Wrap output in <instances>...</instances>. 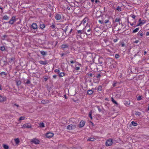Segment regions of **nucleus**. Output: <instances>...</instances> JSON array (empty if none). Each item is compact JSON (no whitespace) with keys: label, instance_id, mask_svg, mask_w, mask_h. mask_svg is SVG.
I'll return each mask as SVG.
<instances>
[{"label":"nucleus","instance_id":"6e6552de","mask_svg":"<svg viewBox=\"0 0 149 149\" xmlns=\"http://www.w3.org/2000/svg\"><path fill=\"white\" fill-rule=\"evenodd\" d=\"M76 127V125H70L67 126V129L69 130H72L75 129Z\"/></svg>","mask_w":149,"mask_h":149},{"label":"nucleus","instance_id":"5fc2aeb1","mask_svg":"<svg viewBox=\"0 0 149 149\" xmlns=\"http://www.w3.org/2000/svg\"><path fill=\"white\" fill-rule=\"evenodd\" d=\"M146 111L147 112H148L149 111V104H148V109L146 110Z\"/></svg>","mask_w":149,"mask_h":149},{"label":"nucleus","instance_id":"052dcab7","mask_svg":"<svg viewBox=\"0 0 149 149\" xmlns=\"http://www.w3.org/2000/svg\"><path fill=\"white\" fill-rule=\"evenodd\" d=\"M146 35L147 36H149V32H147L146 33Z\"/></svg>","mask_w":149,"mask_h":149},{"label":"nucleus","instance_id":"a878e982","mask_svg":"<svg viewBox=\"0 0 149 149\" xmlns=\"http://www.w3.org/2000/svg\"><path fill=\"white\" fill-rule=\"evenodd\" d=\"M139 29V28H136L134 30L132 31V33H135L138 32Z\"/></svg>","mask_w":149,"mask_h":149},{"label":"nucleus","instance_id":"3c124183","mask_svg":"<svg viewBox=\"0 0 149 149\" xmlns=\"http://www.w3.org/2000/svg\"><path fill=\"white\" fill-rule=\"evenodd\" d=\"M98 22H99L101 24H104V22H103V21H102L101 20H99L98 21Z\"/></svg>","mask_w":149,"mask_h":149},{"label":"nucleus","instance_id":"8fccbe9b","mask_svg":"<svg viewBox=\"0 0 149 149\" xmlns=\"http://www.w3.org/2000/svg\"><path fill=\"white\" fill-rule=\"evenodd\" d=\"M87 75L88 77H91L92 76V74L91 73H88Z\"/></svg>","mask_w":149,"mask_h":149},{"label":"nucleus","instance_id":"864d4df0","mask_svg":"<svg viewBox=\"0 0 149 149\" xmlns=\"http://www.w3.org/2000/svg\"><path fill=\"white\" fill-rule=\"evenodd\" d=\"M75 69L76 70H79L80 69V68L78 67H77L75 68Z\"/></svg>","mask_w":149,"mask_h":149},{"label":"nucleus","instance_id":"774afa93","mask_svg":"<svg viewBox=\"0 0 149 149\" xmlns=\"http://www.w3.org/2000/svg\"><path fill=\"white\" fill-rule=\"evenodd\" d=\"M53 78H56V76L55 75H54L53 76Z\"/></svg>","mask_w":149,"mask_h":149},{"label":"nucleus","instance_id":"6e6d98bb","mask_svg":"<svg viewBox=\"0 0 149 149\" xmlns=\"http://www.w3.org/2000/svg\"><path fill=\"white\" fill-rule=\"evenodd\" d=\"M118 41V40H117V39H114V40H113V42H116Z\"/></svg>","mask_w":149,"mask_h":149},{"label":"nucleus","instance_id":"37998d69","mask_svg":"<svg viewBox=\"0 0 149 149\" xmlns=\"http://www.w3.org/2000/svg\"><path fill=\"white\" fill-rule=\"evenodd\" d=\"M117 84V82L115 81H113V87H115L116 86V84Z\"/></svg>","mask_w":149,"mask_h":149},{"label":"nucleus","instance_id":"dca6fc26","mask_svg":"<svg viewBox=\"0 0 149 149\" xmlns=\"http://www.w3.org/2000/svg\"><path fill=\"white\" fill-rule=\"evenodd\" d=\"M31 26L33 29H36L37 28L38 26L36 23H33L31 25Z\"/></svg>","mask_w":149,"mask_h":149},{"label":"nucleus","instance_id":"c9c22d12","mask_svg":"<svg viewBox=\"0 0 149 149\" xmlns=\"http://www.w3.org/2000/svg\"><path fill=\"white\" fill-rule=\"evenodd\" d=\"M40 53L43 55H46V52L43 51H41L40 52Z\"/></svg>","mask_w":149,"mask_h":149},{"label":"nucleus","instance_id":"cd10ccee","mask_svg":"<svg viewBox=\"0 0 149 149\" xmlns=\"http://www.w3.org/2000/svg\"><path fill=\"white\" fill-rule=\"evenodd\" d=\"M3 19L4 20H7L8 19H9V17H8L7 15H4L3 17Z\"/></svg>","mask_w":149,"mask_h":149},{"label":"nucleus","instance_id":"a18cd8bd","mask_svg":"<svg viewBox=\"0 0 149 149\" xmlns=\"http://www.w3.org/2000/svg\"><path fill=\"white\" fill-rule=\"evenodd\" d=\"M54 71L55 72H57L58 73H59L60 72V70L58 69H56Z\"/></svg>","mask_w":149,"mask_h":149},{"label":"nucleus","instance_id":"f3484780","mask_svg":"<svg viewBox=\"0 0 149 149\" xmlns=\"http://www.w3.org/2000/svg\"><path fill=\"white\" fill-rule=\"evenodd\" d=\"M85 122L83 120H81L80 123L79 125L80 127H83L85 125Z\"/></svg>","mask_w":149,"mask_h":149},{"label":"nucleus","instance_id":"09e8293b","mask_svg":"<svg viewBox=\"0 0 149 149\" xmlns=\"http://www.w3.org/2000/svg\"><path fill=\"white\" fill-rule=\"evenodd\" d=\"M97 107L98 109V110L100 112L102 111V109L100 108L99 106H97Z\"/></svg>","mask_w":149,"mask_h":149},{"label":"nucleus","instance_id":"20e7f679","mask_svg":"<svg viewBox=\"0 0 149 149\" xmlns=\"http://www.w3.org/2000/svg\"><path fill=\"white\" fill-rule=\"evenodd\" d=\"M113 143L112 140L111 139L107 140L105 143L106 146H111Z\"/></svg>","mask_w":149,"mask_h":149},{"label":"nucleus","instance_id":"69168bd1","mask_svg":"<svg viewBox=\"0 0 149 149\" xmlns=\"http://www.w3.org/2000/svg\"><path fill=\"white\" fill-rule=\"evenodd\" d=\"M51 26L52 28H54L55 27V26L54 24H53Z\"/></svg>","mask_w":149,"mask_h":149},{"label":"nucleus","instance_id":"423d86ee","mask_svg":"<svg viewBox=\"0 0 149 149\" xmlns=\"http://www.w3.org/2000/svg\"><path fill=\"white\" fill-rule=\"evenodd\" d=\"M16 21V19L15 17H13L8 22V23L10 24H13L14 22Z\"/></svg>","mask_w":149,"mask_h":149},{"label":"nucleus","instance_id":"4468645a","mask_svg":"<svg viewBox=\"0 0 149 149\" xmlns=\"http://www.w3.org/2000/svg\"><path fill=\"white\" fill-rule=\"evenodd\" d=\"M38 62L41 64L42 65H46L48 63V62L47 60H45L44 61H42V60H40L38 61Z\"/></svg>","mask_w":149,"mask_h":149},{"label":"nucleus","instance_id":"4be33fe9","mask_svg":"<svg viewBox=\"0 0 149 149\" xmlns=\"http://www.w3.org/2000/svg\"><path fill=\"white\" fill-rule=\"evenodd\" d=\"M111 101L114 104H116V105H118V103L113 98V97H111Z\"/></svg>","mask_w":149,"mask_h":149},{"label":"nucleus","instance_id":"ddd939ff","mask_svg":"<svg viewBox=\"0 0 149 149\" xmlns=\"http://www.w3.org/2000/svg\"><path fill=\"white\" fill-rule=\"evenodd\" d=\"M14 141L16 146H17L19 145L20 142L19 139L18 138H16L14 139Z\"/></svg>","mask_w":149,"mask_h":149},{"label":"nucleus","instance_id":"de8ad7c7","mask_svg":"<svg viewBox=\"0 0 149 149\" xmlns=\"http://www.w3.org/2000/svg\"><path fill=\"white\" fill-rule=\"evenodd\" d=\"M135 114L136 115L139 116V115H140L141 113H140V112H136L135 113Z\"/></svg>","mask_w":149,"mask_h":149},{"label":"nucleus","instance_id":"e433bc0d","mask_svg":"<svg viewBox=\"0 0 149 149\" xmlns=\"http://www.w3.org/2000/svg\"><path fill=\"white\" fill-rule=\"evenodd\" d=\"M7 37V36L6 35H4L1 37V39L2 40H5V38Z\"/></svg>","mask_w":149,"mask_h":149},{"label":"nucleus","instance_id":"72a5a7b5","mask_svg":"<svg viewBox=\"0 0 149 149\" xmlns=\"http://www.w3.org/2000/svg\"><path fill=\"white\" fill-rule=\"evenodd\" d=\"M132 124L134 126H135L137 125V124L133 121L131 122Z\"/></svg>","mask_w":149,"mask_h":149},{"label":"nucleus","instance_id":"393cba45","mask_svg":"<svg viewBox=\"0 0 149 149\" xmlns=\"http://www.w3.org/2000/svg\"><path fill=\"white\" fill-rule=\"evenodd\" d=\"M40 26L41 29H43L45 27V25L44 24H40Z\"/></svg>","mask_w":149,"mask_h":149},{"label":"nucleus","instance_id":"f257e3e1","mask_svg":"<svg viewBox=\"0 0 149 149\" xmlns=\"http://www.w3.org/2000/svg\"><path fill=\"white\" fill-rule=\"evenodd\" d=\"M66 35H70L73 30L72 27L71 25H68L64 29H63Z\"/></svg>","mask_w":149,"mask_h":149},{"label":"nucleus","instance_id":"1a4fd4ad","mask_svg":"<svg viewBox=\"0 0 149 149\" xmlns=\"http://www.w3.org/2000/svg\"><path fill=\"white\" fill-rule=\"evenodd\" d=\"M32 127L30 123H27L24 124L22 125V128H31Z\"/></svg>","mask_w":149,"mask_h":149},{"label":"nucleus","instance_id":"c03bdc74","mask_svg":"<svg viewBox=\"0 0 149 149\" xmlns=\"http://www.w3.org/2000/svg\"><path fill=\"white\" fill-rule=\"evenodd\" d=\"M30 83H31L30 81L29 80L27 79V80L26 82V84H29Z\"/></svg>","mask_w":149,"mask_h":149},{"label":"nucleus","instance_id":"473e14b6","mask_svg":"<svg viewBox=\"0 0 149 149\" xmlns=\"http://www.w3.org/2000/svg\"><path fill=\"white\" fill-rule=\"evenodd\" d=\"M0 49L2 51H4L5 49V47L4 46H1L0 47Z\"/></svg>","mask_w":149,"mask_h":149},{"label":"nucleus","instance_id":"a211bd4d","mask_svg":"<svg viewBox=\"0 0 149 149\" xmlns=\"http://www.w3.org/2000/svg\"><path fill=\"white\" fill-rule=\"evenodd\" d=\"M41 102L42 103L45 104L48 103L49 102V101L48 100H43L41 101Z\"/></svg>","mask_w":149,"mask_h":149},{"label":"nucleus","instance_id":"f03ea898","mask_svg":"<svg viewBox=\"0 0 149 149\" xmlns=\"http://www.w3.org/2000/svg\"><path fill=\"white\" fill-rule=\"evenodd\" d=\"M84 33L87 35H90L91 33V30L90 28L89 25L88 23L87 24L86 26L83 28Z\"/></svg>","mask_w":149,"mask_h":149},{"label":"nucleus","instance_id":"bf43d9fd","mask_svg":"<svg viewBox=\"0 0 149 149\" xmlns=\"http://www.w3.org/2000/svg\"><path fill=\"white\" fill-rule=\"evenodd\" d=\"M130 25L131 26H133V25H134V23H131V22H130Z\"/></svg>","mask_w":149,"mask_h":149},{"label":"nucleus","instance_id":"79ce46f5","mask_svg":"<svg viewBox=\"0 0 149 149\" xmlns=\"http://www.w3.org/2000/svg\"><path fill=\"white\" fill-rule=\"evenodd\" d=\"M142 99V97L141 96H138L137 98V100L138 101Z\"/></svg>","mask_w":149,"mask_h":149},{"label":"nucleus","instance_id":"9d476101","mask_svg":"<svg viewBox=\"0 0 149 149\" xmlns=\"http://www.w3.org/2000/svg\"><path fill=\"white\" fill-rule=\"evenodd\" d=\"M85 31H84V29H83L82 30H79L77 31L76 32V35L77 36H81L80 35L84 33Z\"/></svg>","mask_w":149,"mask_h":149},{"label":"nucleus","instance_id":"f8f14e48","mask_svg":"<svg viewBox=\"0 0 149 149\" xmlns=\"http://www.w3.org/2000/svg\"><path fill=\"white\" fill-rule=\"evenodd\" d=\"M31 141L36 144H38L40 143L39 140L36 138H34L32 139Z\"/></svg>","mask_w":149,"mask_h":149},{"label":"nucleus","instance_id":"39448f33","mask_svg":"<svg viewBox=\"0 0 149 149\" xmlns=\"http://www.w3.org/2000/svg\"><path fill=\"white\" fill-rule=\"evenodd\" d=\"M139 23L137 24V25L135 26L134 27L138 26H141L143 25L145 23V21L144 20H141V19H139Z\"/></svg>","mask_w":149,"mask_h":149},{"label":"nucleus","instance_id":"7ed1b4c3","mask_svg":"<svg viewBox=\"0 0 149 149\" xmlns=\"http://www.w3.org/2000/svg\"><path fill=\"white\" fill-rule=\"evenodd\" d=\"M55 19L57 20H63L64 18V17L62 14H56L55 17Z\"/></svg>","mask_w":149,"mask_h":149},{"label":"nucleus","instance_id":"412c9836","mask_svg":"<svg viewBox=\"0 0 149 149\" xmlns=\"http://www.w3.org/2000/svg\"><path fill=\"white\" fill-rule=\"evenodd\" d=\"M39 127L41 128L44 127H45L44 123L43 122L40 123L39 124Z\"/></svg>","mask_w":149,"mask_h":149},{"label":"nucleus","instance_id":"c756f323","mask_svg":"<svg viewBox=\"0 0 149 149\" xmlns=\"http://www.w3.org/2000/svg\"><path fill=\"white\" fill-rule=\"evenodd\" d=\"M138 35H139L141 37H142L143 36V32L142 31H139L138 33Z\"/></svg>","mask_w":149,"mask_h":149},{"label":"nucleus","instance_id":"ea45409f","mask_svg":"<svg viewBox=\"0 0 149 149\" xmlns=\"http://www.w3.org/2000/svg\"><path fill=\"white\" fill-rule=\"evenodd\" d=\"M25 118V117H23V116L20 117L19 118V120H24V119Z\"/></svg>","mask_w":149,"mask_h":149},{"label":"nucleus","instance_id":"680f3d73","mask_svg":"<svg viewBox=\"0 0 149 149\" xmlns=\"http://www.w3.org/2000/svg\"><path fill=\"white\" fill-rule=\"evenodd\" d=\"M121 45L122 47H124L125 46V44L123 42L121 44Z\"/></svg>","mask_w":149,"mask_h":149},{"label":"nucleus","instance_id":"f704fd0d","mask_svg":"<svg viewBox=\"0 0 149 149\" xmlns=\"http://www.w3.org/2000/svg\"><path fill=\"white\" fill-rule=\"evenodd\" d=\"M65 75V73L64 72H61L59 74V76L60 77H63Z\"/></svg>","mask_w":149,"mask_h":149},{"label":"nucleus","instance_id":"49530a36","mask_svg":"<svg viewBox=\"0 0 149 149\" xmlns=\"http://www.w3.org/2000/svg\"><path fill=\"white\" fill-rule=\"evenodd\" d=\"M120 20V19L119 18H116L115 20V21L116 22H119Z\"/></svg>","mask_w":149,"mask_h":149},{"label":"nucleus","instance_id":"4c0bfd02","mask_svg":"<svg viewBox=\"0 0 149 149\" xmlns=\"http://www.w3.org/2000/svg\"><path fill=\"white\" fill-rule=\"evenodd\" d=\"M116 9L117 10H118L119 11H121V8L120 6H118Z\"/></svg>","mask_w":149,"mask_h":149},{"label":"nucleus","instance_id":"b1692460","mask_svg":"<svg viewBox=\"0 0 149 149\" xmlns=\"http://www.w3.org/2000/svg\"><path fill=\"white\" fill-rule=\"evenodd\" d=\"M17 85L18 86L20 85L21 84V81L20 80L16 81Z\"/></svg>","mask_w":149,"mask_h":149},{"label":"nucleus","instance_id":"13d9d810","mask_svg":"<svg viewBox=\"0 0 149 149\" xmlns=\"http://www.w3.org/2000/svg\"><path fill=\"white\" fill-rule=\"evenodd\" d=\"M118 57H119V55L118 54H116V55H115L116 58H118Z\"/></svg>","mask_w":149,"mask_h":149},{"label":"nucleus","instance_id":"2f4dec72","mask_svg":"<svg viewBox=\"0 0 149 149\" xmlns=\"http://www.w3.org/2000/svg\"><path fill=\"white\" fill-rule=\"evenodd\" d=\"M92 114V111H91L89 113V116L91 119H92L93 118Z\"/></svg>","mask_w":149,"mask_h":149},{"label":"nucleus","instance_id":"0e129e2a","mask_svg":"<svg viewBox=\"0 0 149 149\" xmlns=\"http://www.w3.org/2000/svg\"><path fill=\"white\" fill-rule=\"evenodd\" d=\"M102 63V61H99V64L100 65H101V64Z\"/></svg>","mask_w":149,"mask_h":149},{"label":"nucleus","instance_id":"e2e57ef3","mask_svg":"<svg viewBox=\"0 0 149 149\" xmlns=\"http://www.w3.org/2000/svg\"><path fill=\"white\" fill-rule=\"evenodd\" d=\"M138 42H139V41H138V40H136L134 42V43H138Z\"/></svg>","mask_w":149,"mask_h":149},{"label":"nucleus","instance_id":"c85d7f7f","mask_svg":"<svg viewBox=\"0 0 149 149\" xmlns=\"http://www.w3.org/2000/svg\"><path fill=\"white\" fill-rule=\"evenodd\" d=\"M3 147L4 149H8L9 148L8 146L7 145H3Z\"/></svg>","mask_w":149,"mask_h":149},{"label":"nucleus","instance_id":"bb28decb","mask_svg":"<svg viewBox=\"0 0 149 149\" xmlns=\"http://www.w3.org/2000/svg\"><path fill=\"white\" fill-rule=\"evenodd\" d=\"M95 140V139L94 138H91L88 139V141H94Z\"/></svg>","mask_w":149,"mask_h":149},{"label":"nucleus","instance_id":"2eb2a0df","mask_svg":"<svg viewBox=\"0 0 149 149\" xmlns=\"http://www.w3.org/2000/svg\"><path fill=\"white\" fill-rule=\"evenodd\" d=\"M105 24H107L108 25V27H110L111 26V22H109V19H106L105 20L104 22Z\"/></svg>","mask_w":149,"mask_h":149},{"label":"nucleus","instance_id":"4d7b16f0","mask_svg":"<svg viewBox=\"0 0 149 149\" xmlns=\"http://www.w3.org/2000/svg\"><path fill=\"white\" fill-rule=\"evenodd\" d=\"M16 106L17 107H19V105H17V104H14V105H13V106Z\"/></svg>","mask_w":149,"mask_h":149},{"label":"nucleus","instance_id":"58836bf2","mask_svg":"<svg viewBox=\"0 0 149 149\" xmlns=\"http://www.w3.org/2000/svg\"><path fill=\"white\" fill-rule=\"evenodd\" d=\"M0 75L1 76H5L6 75V73L4 72H1L0 73Z\"/></svg>","mask_w":149,"mask_h":149},{"label":"nucleus","instance_id":"603ef678","mask_svg":"<svg viewBox=\"0 0 149 149\" xmlns=\"http://www.w3.org/2000/svg\"><path fill=\"white\" fill-rule=\"evenodd\" d=\"M131 16L134 19H135L136 16L134 15H131Z\"/></svg>","mask_w":149,"mask_h":149},{"label":"nucleus","instance_id":"aec40b11","mask_svg":"<svg viewBox=\"0 0 149 149\" xmlns=\"http://www.w3.org/2000/svg\"><path fill=\"white\" fill-rule=\"evenodd\" d=\"M93 92V91L91 90H88L87 91V94L89 95H90L92 94Z\"/></svg>","mask_w":149,"mask_h":149},{"label":"nucleus","instance_id":"7c9ffc66","mask_svg":"<svg viewBox=\"0 0 149 149\" xmlns=\"http://www.w3.org/2000/svg\"><path fill=\"white\" fill-rule=\"evenodd\" d=\"M102 86L101 85L99 86L97 88V90L98 91H102Z\"/></svg>","mask_w":149,"mask_h":149},{"label":"nucleus","instance_id":"5701e85b","mask_svg":"<svg viewBox=\"0 0 149 149\" xmlns=\"http://www.w3.org/2000/svg\"><path fill=\"white\" fill-rule=\"evenodd\" d=\"M68 47V46L67 45H62L61 46V48L62 49H64L66 48H67Z\"/></svg>","mask_w":149,"mask_h":149},{"label":"nucleus","instance_id":"0eeeda50","mask_svg":"<svg viewBox=\"0 0 149 149\" xmlns=\"http://www.w3.org/2000/svg\"><path fill=\"white\" fill-rule=\"evenodd\" d=\"M7 98L4 96H1L0 95V102H3L6 101Z\"/></svg>","mask_w":149,"mask_h":149},{"label":"nucleus","instance_id":"6ab92c4d","mask_svg":"<svg viewBox=\"0 0 149 149\" xmlns=\"http://www.w3.org/2000/svg\"><path fill=\"white\" fill-rule=\"evenodd\" d=\"M87 20V18H84L82 21L81 22V24H83V25H84V24L86 23V21Z\"/></svg>","mask_w":149,"mask_h":149},{"label":"nucleus","instance_id":"9b49d317","mask_svg":"<svg viewBox=\"0 0 149 149\" xmlns=\"http://www.w3.org/2000/svg\"><path fill=\"white\" fill-rule=\"evenodd\" d=\"M54 135L53 133L51 132H49L46 133V136L47 138H50L52 137Z\"/></svg>","mask_w":149,"mask_h":149},{"label":"nucleus","instance_id":"338daca9","mask_svg":"<svg viewBox=\"0 0 149 149\" xmlns=\"http://www.w3.org/2000/svg\"><path fill=\"white\" fill-rule=\"evenodd\" d=\"M100 77V74H98V75H97V78H99V77Z\"/></svg>","mask_w":149,"mask_h":149},{"label":"nucleus","instance_id":"a19ab883","mask_svg":"<svg viewBox=\"0 0 149 149\" xmlns=\"http://www.w3.org/2000/svg\"><path fill=\"white\" fill-rule=\"evenodd\" d=\"M130 101H126L125 102V104L126 105H130Z\"/></svg>","mask_w":149,"mask_h":149}]
</instances>
